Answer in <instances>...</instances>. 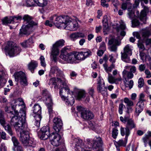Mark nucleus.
<instances>
[{
	"instance_id": "nucleus-1",
	"label": "nucleus",
	"mask_w": 151,
	"mask_h": 151,
	"mask_svg": "<svg viewBox=\"0 0 151 151\" xmlns=\"http://www.w3.org/2000/svg\"><path fill=\"white\" fill-rule=\"evenodd\" d=\"M57 81L63 86V87L60 89L59 94L62 99L65 101L66 104L71 106L74 103L75 100L73 97L70 94V89L66 86V80L63 77L57 78Z\"/></svg>"
},
{
	"instance_id": "nucleus-2",
	"label": "nucleus",
	"mask_w": 151,
	"mask_h": 151,
	"mask_svg": "<svg viewBox=\"0 0 151 151\" xmlns=\"http://www.w3.org/2000/svg\"><path fill=\"white\" fill-rule=\"evenodd\" d=\"M23 19L24 21V24L22 25V28L20 29L19 34L29 35V29L34 26H37V23L32 20L31 17L28 15H24Z\"/></svg>"
},
{
	"instance_id": "nucleus-3",
	"label": "nucleus",
	"mask_w": 151,
	"mask_h": 151,
	"mask_svg": "<svg viewBox=\"0 0 151 151\" xmlns=\"http://www.w3.org/2000/svg\"><path fill=\"white\" fill-rule=\"evenodd\" d=\"M20 134V140L23 145L26 147H34L36 146V143L34 139H29V132L27 130L19 132Z\"/></svg>"
},
{
	"instance_id": "nucleus-4",
	"label": "nucleus",
	"mask_w": 151,
	"mask_h": 151,
	"mask_svg": "<svg viewBox=\"0 0 151 151\" xmlns=\"http://www.w3.org/2000/svg\"><path fill=\"white\" fill-rule=\"evenodd\" d=\"M5 50L10 57H14L19 54L21 51V48L17 46L13 42H8L5 47Z\"/></svg>"
},
{
	"instance_id": "nucleus-5",
	"label": "nucleus",
	"mask_w": 151,
	"mask_h": 151,
	"mask_svg": "<svg viewBox=\"0 0 151 151\" xmlns=\"http://www.w3.org/2000/svg\"><path fill=\"white\" fill-rule=\"evenodd\" d=\"M19 115L21 116L20 120L15 125L14 127L16 131L19 132L25 130V128L26 127L25 122L26 114L25 112L22 110L19 112Z\"/></svg>"
},
{
	"instance_id": "nucleus-6",
	"label": "nucleus",
	"mask_w": 151,
	"mask_h": 151,
	"mask_svg": "<svg viewBox=\"0 0 151 151\" xmlns=\"http://www.w3.org/2000/svg\"><path fill=\"white\" fill-rule=\"evenodd\" d=\"M78 23L75 19L67 16L63 27L68 30L75 31L78 28Z\"/></svg>"
},
{
	"instance_id": "nucleus-7",
	"label": "nucleus",
	"mask_w": 151,
	"mask_h": 151,
	"mask_svg": "<svg viewBox=\"0 0 151 151\" xmlns=\"http://www.w3.org/2000/svg\"><path fill=\"white\" fill-rule=\"evenodd\" d=\"M97 82V89L98 93H101L104 96H107L108 95L107 88L105 86L104 80L101 76H99Z\"/></svg>"
},
{
	"instance_id": "nucleus-8",
	"label": "nucleus",
	"mask_w": 151,
	"mask_h": 151,
	"mask_svg": "<svg viewBox=\"0 0 151 151\" xmlns=\"http://www.w3.org/2000/svg\"><path fill=\"white\" fill-rule=\"evenodd\" d=\"M92 52L88 49H85L79 52H76L74 53L76 60H83L91 55Z\"/></svg>"
},
{
	"instance_id": "nucleus-9",
	"label": "nucleus",
	"mask_w": 151,
	"mask_h": 151,
	"mask_svg": "<svg viewBox=\"0 0 151 151\" xmlns=\"http://www.w3.org/2000/svg\"><path fill=\"white\" fill-rule=\"evenodd\" d=\"M16 81L19 82L21 85L24 86L27 85L25 73L22 71L15 72L13 75Z\"/></svg>"
},
{
	"instance_id": "nucleus-10",
	"label": "nucleus",
	"mask_w": 151,
	"mask_h": 151,
	"mask_svg": "<svg viewBox=\"0 0 151 151\" xmlns=\"http://www.w3.org/2000/svg\"><path fill=\"white\" fill-rule=\"evenodd\" d=\"M120 119L122 122L124 124L126 123V127L128 128V129L130 130L136 127V124L134 121L130 118L129 116H125L124 117L120 116Z\"/></svg>"
},
{
	"instance_id": "nucleus-11",
	"label": "nucleus",
	"mask_w": 151,
	"mask_h": 151,
	"mask_svg": "<svg viewBox=\"0 0 151 151\" xmlns=\"http://www.w3.org/2000/svg\"><path fill=\"white\" fill-rule=\"evenodd\" d=\"M49 127L48 126L43 127L41 129L40 132L38 133V136L43 140H46L50 137Z\"/></svg>"
},
{
	"instance_id": "nucleus-12",
	"label": "nucleus",
	"mask_w": 151,
	"mask_h": 151,
	"mask_svg": "<svg viewBox=\"0 0 151 151\" xmlns=\"http://www.w3.org/2000/svg\"><path fill=\"white\" fill-rule=\"evenodd\" d=\"M108 43L109 45H112L109 48L110 51L115 52L117 50V47L120 45L121 42L117 38L112 37L109 40Z\"/></svg>"
},
{
	"instance_id": "nucleus-13",
	"label": "nucleus",
	"mask_w": 151,
	"mask_h": 151,
	"mask_svg": "<svg viewBox=\"0 0 151 151\" xmlns=\"http://www.w3.org/2000/svg\"><path fill=\"white\" fill-rule=\"evenodd\" d=\"M142 7L143 9L141 10L139 17L140 20L143 22L144 24H145L147 19V15L149 12L150 9L147 6L144 5Z\"/></svg>"
},
{
	"instance_id": "nucleus-14",
	"label": "nucleus",
	"mask_w": 151,
	"mask_h": 151,
	"mask_svg": "<svg viewBox=\"0 0 151 151\" xmlns=\"http://www.w3.org/2000/svg\"><path fill=\"white\" fill-rule=\"evenodd\" d=\"M53 129L57 133H58L60 131L62 127V121L61 119L56 117L53 119Z\"/></svg>"
},
{
	"instance_id": "nucleus-15",
	"label": "nucleus",
	"mask_w": 151,
	"mask_h": 151,
	"mask_svg": "<svg viewBox=\"0 0 151 151\" xmlns=\"http://www.w3.org/2000/svg\"><path fill=\"white\" fill-rule=\"evenodd\" d=\"M49 138L51 139V143L53 145L56 147L60 145L61 137L59 134L58 133L54 134L53 133Z\"/></svg>"
},
{
	"instance_id": "nucleus-16",
	"label": "nucleus",
	"mask_w": 151,
	"mask_h": 151,
	"mask_svg": "<svg viewBox=\"0 0 151 151\" xmlns=\"http://www.w3.org/2000/svg\"><path fill=\"white\" fill-rule=\"evenodd\" d=\"M10 117L11 118L10 123L12 125L14 126L20 120L21 116H19V112L16 111H15L14 112V114L13 111H10Z\"/></svg>"
},
{
	"instance_id": "nucleus-17",
	"label": "nucleus",
	"mask_w": 151,
	"mask_h": 151,
	"mask_svg": "<svg viewBox=\"0 0 151 151\" xmlns=\"http://www.w3.org/2000/svg\"><path fill=\"white\" fill-rule=\"evenodd\" d=\"M60 58L66 61L67 63H75V57L74 54L70 52L63 56H62Z\"/></svg>"
},
{
	"instance_id": "nucleus-18",
	"label": "nucleus",
	"mask_w": 151,
	"mask_h": 151,
	"mask_svg": "<svg viewBox=\"0 0 151 151\" xmlns=\"http://www.w3.org/2000/svg\"><path fill=\"white\" fill-rule=\"evenodd\" d=\"M67 16H64L58 17L56 15L55 21L54 24H56V25L58 28L62 27L63 26L66 18H67Z\"/></svg>"
},
{
	"instance_id": "nucleus-19",
	"label": "nucleus",
	"mask_w": 151,
	"mask_h": 151,
	"mask_svg": "<svg viewBox=\"0 0 151 151\" xmlns=\"http://www.w3.org/2000/svg\"><path fill=\"white\" fill-rule=\"evenodd\" d=\"M81 114V118L85 120H90L94 117L93 113L88 110H83Z\"/></svg>"
},
{
	"instance_id": "nucleus-20",
	"label": "nucleus",
	"mask_w": 151,
	"mask_h": 151,
	"mask_svg": "<svg viewBox=\"0 0 151 151\" xmlns=\"http://www.w3.org/2000/svg\"><path fill=\"white\" fill-rule=\"evenodd\" d=\"M98 140L99 141V142L97 140H91L89 139H87L86 141L88 144L92 146L93 148L96 149L97 147H99L100 145H101L102 143V140L100 137H98Z\"/></svg>"
},
{
	"instance_id": "nucleus-21",
	"label": "nucleus",
	"mask_w": 151,
	"mask_h": 151,
	"mask_svg": "<svg viewBox=\"0 0 151 151\" xmlns=\"http://www.w3.org/2000/svg\"><path fill=\"white\" fill-rule=\"evenodd\" d=\"M59 53V49L58 47L53 44L51 49V54L53 56V59L55 62L57 60L56 56L58 55Z\"/></svg>"
},
{
	"instance_id": "nucleus-22",
	"label": "nucleus",
	"mask_w": 151,
	"mask_h": 151,
	"mask_svg": "<svg viewBox=\"0 0 151 151\" xmlns=\"http://www.w3.org/2000/svg\"><path fill=\"white\" fill-rule=\"evenodd\" d=\"M33 108V113L36 114L35 116H42V108L38 104H35L34 105Z\"/></svg>"
},
{
	"instance_id": "nucleus-23",
	"label": "nucleus",
	"mask_w": 151,
	"mask_h": 151,
	"mask_svg": "<svg viewBox=\"0 0 151 151\" xmlns=\"http://www.w3.org/2000/svg\"><path fill=\"white\" fill-rule=\"evenodd\" d=\"M108 80L109 83H115L116 84H118L119 82L122 81V79L120 76L116 78L111 75H110L109 74Z\"/></svg>"
},
{
	"instance_id": "nucleus-24",
	"label": "nucleus",
	"mask_w": 151,
	"mask_h": 151,
	"mask_svg": "<svg viewBox=\"0 0 151 151\" xmlns=\"http://www.w3.org/2000/svg\"><path fill=\"white\" fill-rule=\"evenodd\" d=\"M74 92L76 93L78 99H80L85 97V91L83 90L78 89L77 88H74Z\"/></svg>"
},
{
	"instance_id": "nucleus-25",
	"label": "nucleus",
	"mask_w": 151,
	"mask_h": 151,
	"mask_svg": "<svg viewBox=\"0 0 151 151\" xmlns=\"http://www.w3.org/2000/svg\"><path fill=\"white\" fill-rule=\"evenodd\" d=\"M125 127V128L121 127L120 129L121 134L122 136H124L125 135V139L127 140L128 139V136L129 135L130 133V130Z\"/></svg>"
},
{
	"instance_id": "nucleus-26",
	"label": "nucleus",
	"mask_w": 151,
	"mask_h": 151,
	"mask_svg": "<svg viewBox=\"0 0 151 151\" xmlns=\"http://www.w3.org/2000/svg\"><path fill=\"white\" fill-rule=\"evenodd\" d=\"M144 103L137 102L136 106L135 112L138 116L141 113L143 109Z\"/></svg>"
},
{
	"instance_id": "nucleus-27",
	"label": "nucleus",
	"mask_w": 151,
	"mask_h": 151,
	"mask_svg": "<svg viewBox=\"0 0 151 151\" xmlns=\"http://www.w3.org/2000/svg\"><path fill=\"white\" fill-rule=\"evenodd\" d=\"M33 43L32 38H29L27 40H26L21 43L22 47L24 48H26L29 47L31 44Z\"/></svg>"
},
{
	"instance_id": "nucleus-28",
	"label": "nucleus",
	"mask_w": 151,
	"mask_h": 151,
	"mask_svg": "<svg viewBox=\"0 0 151 151\" xmlns=\"http://www.w3.org/2000/svg\"><path fill=\"white\" fill-rule=\"evenodd\" d=\"M37 66V63L36 61H33L31 62L28 65V68L32 73L34 72V70Z\"/></svg>"
},
{
	"instance_id": "nucleus-29",
	"label": "nucleus",
	"mask_w": 151,
	"mask_h": 151,
	"mask_svg": "<svg viewBox=\"0 0 151 151\" xmlns=\"http://www.w3.org/2000/svg\"><path fill=\"white\" fill-rule=\"evenodd\" d=\"M51 72L53 74L56 73L59 76L61 75L62 74V71L60 70L58 67L54 66L51 68Z\"/></svg>"
},
{
	"instance_id": "nucleus-30",
	"label": "nucleus",
	"mask_w": 151,
	"mask_h": 151,
	"mask_svg": "<svg viewBox=\"0 0 151 151\" xmlns=\"http://www.w3.org/2000/svg\"><path fill=\"white\" fill-rule=\"evenodd\" d=\"M121 58L122 60L127 63H129L131 60L129 57H128L127 53L124 52H121Z\"/></svg>"
},
{
	"instance_id": "nucleus-31",
	"label": "nucleus",
	"mask_w": 151,
	"mask_h": 151,
	"mask_svg": "<svg viewBox=\"0 0 151 151\" xmlns=\"http://www.w3.org/2000/svg\"><path fill=\"white\" fill-rule=\"evenodd\" d=\"M103 66L106 72L108 73L110 75H111L109 72H111L112 69L114 68V65L113 63H112L110 66L108 67L107 64L106 63L103 64Z\"/></svg>"
},
{
	"instance_id": "nucleus-32",
	"label": "nucleus",
	"mask_w": 151,
	"mask_h": 151,
	"mask_svg": "<svg viewBox=\"0 0 151 151\" xmlns=\"http://www.w3.org/2000/svg\"><path fill=\"white\" fill-rule=\"evenodd\" d=\"M150 34V32L149 29H146L143 30L142 32V36L144 40L148 38Z\"/></svg>"
},
{
	"instance_id": "nucleus-33",
	"label": "nucleus",
	"mask_w": 151,
	"mask_h": 151,
	"mask_svg": "<svg viewBox=\"0 0 151 151\" xmlns=\"http://www.w3.org/2000/svg\"><path fill=\"white\" fill-rule=\"evenodd\" d=\"M36 4L39 6L44 7L47 4L48 1L47 0H36Z\"/></svg>"
},
{
	"instance_id": "nucleus-34",
	"label": "nucleus",
	"mask_w": 151,
	"mask_h": 151,
	"mask_svg": "<svg viewBox=\"0 0 151 151\" xmlns=\"http://www.w3.org/2000/svg\"><path fill=\"white\" fill-rule=\"evenodd\" d=\"M132 47L129 44L127 45L124 48V52L127 53L129 55H132Z\"/></svg>"
},
{
	"instance_id": "nucleus-35",
	"label": "nucleus",
	"mask_w": 151,
	"mask_h": 151,
	"mask_svg": "<svg viewBox=\"0 0 151 151\" xmlns=\"http://www.w3.org/2000/svg\"><path fill=\"white\" fill-rule=\"evenodd\" d=\"M122 75L123 77L127 76L128 79L132 78L134 76L133 74L131 72H128L126 70H124L122 72Z\"/></svg>"
},
{
	"instance_id": "nucleus-36",
	"label": "nucleus",
	"mask_w": 151,
	"mask_h": 151,
	"mask_svg": "<svg viewBox=\"0 0 151 151\" xmlns=\"http://www.w3.org/2000/svg\"><path fill=\"white\" fill-rule=\"evenodd\" d=\"M12 141L14 145V147L13 148V151H16L15 148H17L18 146H20L19 143L17 139L15 137H12Z\"/></svg>"
},
{
	"instance_id": "nucleus-37",
	"label": "nucleus",
	"mask_w": 151,
	"mask_h": 151,
	"mask_svg": "<svg viewBox=\"0 0 151 151\" xmlns=\"http://www.w3.org/2000/svg\"><path fill=\"white\" fill-rule=\"evenodd\" d=\"M3 112L1 110L0 112V123L4 127L6 124V122L5 121L4 116L3 115Z\"/></svg>"
},
{
	"instance_id": "nucleus-38",
	"label": "nucleus",
	"mask_w": 151,
	"mask_h": 151,
	"mask_svg": "<svg viewBox=\"0 0 151 151\" xmlns=\"http://www.w3.org/2000/svg\"><path fill=\"white\" fill-rule=\"evenodd\" d=\"M124 101L126 104V106H133L134 105L133 102L127 98H124Z\"/></svg>"
},
{
	"instance_id": "nucleus-39",
	"label": "nucleus",
	"mask_w": 151,
	"mask_h": 151,
	"mask_svg": "<svg viewBox=\"0 0 151 151\" xmlns=\"http://www.w3.org/2000/svg\"><path fill=\"white\" fill-rule=\"evenodd\" d=\"M65 41L63 39H60L57 41L54 44L57 47H62L64 45Z\"/></svg>"
},
{
	"instance_id": "nucleus-40",
	"label": "nucleus",
	"mask_w": 151,
	"mask_h": 151,
	"mask_svg": "<svg viewBox=\"0 0 151 151\" xmlns=\"http://www.w3.org/2000/svg\"><path fill=\"white\" fill-rule=\"evenodd\" d=\"M102 23L104 29H107L108 28L109 26L106 16L104 17L102 20Z\"/></svg>"
},
{
	"instance_id": "nucleus-41",
	"label": "nucleus",
	"mask_w": 151,
	"mask_h": 151,
	"mask_svg": "<svg viewBox=\"0 0 151 151\" xmlns=\"http://www.w3.org/2000/svg\"><path fill=\"white\" fill-rule=\"evenodd\" d=\"M35 119V124L37 127L40 126V121L42 118V116H34Z\"/></svg>"
},
{
	"instance_id": "nucleus-42",
	"label": "nucleus",
	"mask_w": 151,
	"mask_h": 151,
	"mask_svg": "<svg viewBox=\"0 0 151 151\" xmlns=\"http://www.w3.org/2000/svg\"><path fill=\"white\" fill-rule=\"evenodd\" d=\"M69 50V49L67 47H65L63 48L61 51V54L60 56V58L62 56H63L69 53L68 51Z\"/></svg>"
},
{
	"instance_id": "nucleus-43",
	"label": "nucleus",
	"mask_w": 151,
	"mask_h": 151,
	"mask_svg": "<svg viewBox=\"0 0 151 151\" xmlns=\"http://www.w3.org/2000/svg\"><path fill=\"white\" fill-rule=\"evenodd\" d=\"M126 27L125 24L124 23L121 21V23H120V25L119 26H117L116 27V29L118 32H119L120 29H121L122 30H124L126 29Z\"/></svg>"
},
{
	"instance_id": "nucleus-44",
	"label": "nucleus",
	"mask_w": 151,
	"mask_h": 151,
	"mask_svg": "<svg viewBox=\"0 0 151 151\" xmlns=\"http://www.w3.org/2000/svg\"><path fill=\"white\" fill-rule=\"evenodd\" d=\"M26 2L28 6H34L37 3L36 0H27Z\"/></svg>"
},
{
	"instance_id": "nucleus-45",
	"label": "nucleus",
	"mask_w": 151,
	"mask_h": 151,
	"mask_svg": "<svg viewBox=\"0 0 151 151\" xmlns=\"http://www.w3.org/2000/svg\"><path fill=\"white\" fill-rule=\"evenodd\" d=\"M128 11H129L128 15L129 18L131 19H132L135 16L134 12L133 10L131 9V8H128Z\"/></svg>"
},
{
	"instance_id": "nucleus-46",
	"label": "nucleus",
	"mask_w": 151,
	"mask_h": 151,
	"mask_svg": "<svg viewBox=\"0 0 151 151\" xmlns=\"http://www.w3.org/2000/svg\"><path fill=\"white\" fill-rule=\"evenodd\" d=\"M2 21L3 24H8L11 23L12 21L11 17L9 18H8L7 17H5L2 20Z\"/></svg>"
},
{
	"instance_id": "nucleus-47",
	"label": "nucleus",
	"mask_w": 151,
	"mask_h": 151,
	"mask_svg": "<svg viewBox=\"0 0 151 151\" xmlns=\"http://www.w3.org/2000/svg\"><path fill=\"white\" fill-rule=\"evenodd\" d=\"M132 24L133 27H136L139 25L140 22L138 20L134 19L132 20Z\"/></svg>"
},
{
	"instance_id": "nucleus-48",
	"label": "nucleus",
	"mask_w": 151,
	"mask_h": 151,
	"mask_svg": "<svg viewBox=\"0 0 151 151\" xmlns=\"http://www.w3.org/2000/svg\"><path fill=\"white\" fill-rule=\"evenodd\" d=\"M5 130H7L9 134L11 135L12 136L13 134L12 132V130L9 124L5 125L4 127H3Z\"/></svg>"
},
{
	"instance_id": "nucleus-49",
	"label": "nucleus",
	"mask_w": 151,
	"mask_h": 151,
	"mask_svg": "<svg viewBox=\"0 0 151 151\" xmlns=\"http://www.w3.org/2000/svg\"><path fill=\"white\" fill-rule=\"evenodd\" d=\"M127 140H126L125 138L124 141L122 139H120L117 142V143L119 146H125L127 142Z\"/></svg>"
},
{
	"instance_id": "nucleus-50",
	"label": "nucleus",
	"mask_w": 151,
	"mask_h": 151,
	"mask_svg": "<svg viewBox=\"0 0 151 151\" xmlns=\"http://www.w3.org/2000/svg\"><path fill=\"white\" fill-rule=\"evenodd\" d=\"M45 98L46 99L45 104L46 105L48 104L52 105V101L50 95Z\"/></svg>"
},
{
	"instance_id": "nucleus-51",
	"label": "nucleus",
	"mask_w": 151,
	"mask_h": 151,
	"mask_svg": "<svg viewBox=\"0 0 151 151\" xmlns=\"http://www.w3.org/2000/svg\"><path fill=\"white\" fill-rule=\"evenodd\" d=\"M118 130L116 128H114L112 129V136L114 139H116L118 134Z\"/></svg>"
},
{
	"instance_id": "nucleus-52",
	"label": "nucleus",
	"mask_w": 151,
	"mask_h": 151,
	"mask_svg": "<svg viewBox=\"0 0 151 151\" xmlns=\"http://www.w3.org/2000/svg\"><path fill=\"white\" fill-rule=\"evenodd\" d=\"M112 4L114 7L116 9H114L115 12L117 11L118 10L117 6L119 5V2L117 0H113L112 1Z\"/></svg>"
},
{
	"instance_id": "nucleus-53",
	"label": "nucleus",
	"mask_w": 151,
	"mask_h": 151,
	"mask_svg": "<svg viewBox=\"0 0 151 151\" xmlns=\"http://www.w3.org/2000/svg\"><path fill=\"white\" fill-rule=\"evenodd\" d=\"M7 82V80L3 78L2 76L0 75V86H3Z\"/></svg>"
},
{
	"instance_id": "nucleus-54",
	"label": "nucleus",
	"mask_w": 151,
	"mask_h": 151,
	"mask_svg": "<svg viewBox=\"0 0 151 151\" xmlns=\"http://www.w3.org/2000/svg\"><path fill=\"white\" fill-rule=\"evenodd\" d=\"M42 94L45 98L50 95L48 91L46 89H44L42 90Z\"/></svg>"
},
{
	"instance_id": "nucleus-55",
	"label": "nucleus",
	"mask_w": 151,
	"mask_h": 151,
	"mask_svg": "<svg viewBox=\"0 0 151 151\" xmlns=\"http://www.w3.org/2000/svg\"><path fill=\"white\" fill-rule=\"evenodd\" d=\"M40 61L41 65L43 67H45L46 64L45 63V58L43 56H41L40 58Z\"/></svg>"
},
{
	"instance_id": "nucleus-56",
	"label": "nucleus",
	"mask_w": 151,
	"mask_h": 151,
	"mask_svg": "<svg viewBox=\"0 0 151 151\" xmlns=\"http://www.w3.org/2000/svg\"><path fill=\"white\" fill-rule=\"evenodd\" d=\"M145 95L143 93H141L139 95V101L138 102H139L140 103H144V101H145L144 99Z\"/></svg>"
},
{
	"instance_id": "nucleus-57",
	"label": "nucleus",
	"mask_w": 151,
	"mask_h": 151,
	"mask_svg": "<svg viewBox=\"0 0 151 151\" xmlns=\"http://www.w3.org/2000/svg\"><path fill=\"white\" fill-rule=\"evenodd\" d=\"M138 86L139 88L142 87L144 85V80L142 78H140L138 80Z\"/></svg>"
},
{
	"instance_id": "nucleus-58",
	"label": "nucleus",
	"mask_w": 151,
	"mask_h": 151,
	"mask_svg": "<svg viewBox=\"0 0 151 151\" xmlns=\"http://www.w3.org/2000/svg\"><path fill=\"white\" fill-rule=\"evenodd\" d=\"M125 106L122 103H121L119 106V111L120 114H122L123 113V109L124 108H125Z\"/></svg>"
},
{
	"instance_id": "nucleus-59",
	"label": "nucleus",
	"mask_w": 151,
	"mask_h": 151,
	"mask_svg": "<svg viewBox=\"0 0 151 151\" xmlns=\"http://www.w3.org/2000/svg\"><path fill=\"white\" fill-rule=\"evenodd\" d=\"M49 84L56 85V79L55 78H53L50 80Z\"/></svg>"
},
{
	"instance_id": "nucleus-60",
	"label": "nucleus",
	"mask_w": 151,
	"mask_h": 151,
	"mask_svg": "<svg viewBox=\"0 0 151 151\" xmlns=\"http://www.w3.org/2000/svg\"><path fill=\"white\" fill-rule=\"evenodd\" d=\"M70 37L71 39L74 41L77 39L78 38L77 33H73L70 35Z\"/></svg>"
},
{
	"instance_id": "nucleus-61",
	"label": "nucleus",
	"mask_w": 151,
	"mask_h": 151,
	"mask_svg": "<svg viewBox=\"0 0 151 151\" xmlns=\"http://www.w3.org/2000/svg\"><path fill=\"white\" fill-rule=\"evenodd\" d=\"M88 91L89 94L93 97L94 93V88L93 87L90 88L88 89Z\"/></svg>"
},
{
	"instance_id": "nucleus-62",
	"label": "nucleus",
	"mask_w": 151,
	"mask_h": 151,
	"mask_svg": "<svg viewBox=\"0 0 151 151\" xmlns=\"http://www.w3.org/2000/svg\"><path fill=\"white\" fill-rule=\"evenodd\" d=\"M52 106V105L51 104H48V105H47L48 109V112L50 115L51 114L53 113Z\"/></svg>"
},
{
	"instance_id": "nucleus-63",
	"label": "nucleus",
	"mask_w": 151,
	"mask_h": 151,
	"mask_svg": "<svg viewBox=\"0 0 151 151\" xmlns=\"http://www.w3.org/2000/svg\"><path fill=\"white\" fill-rule=\"evenodd\" d=\"M149 137L150 136L148 134H145V136L142 138V140L144 143L147 142V140Z\"/></svg>"
},
{
	"instance_id": "nucleus-64",
	"label": "nucleus",
	"mask_w": 151,
	"mask_h": 151,
	"mask_svg": "<svg viewBox=\"0 0 151 151\" xmlns=\"http://www.w3.org/2000/svg\"><path fill=\"white\" fill-rule=\"evenodd\" d=\"M145 68L146 66L145 64H142L139 66V70L141 72L143 71Z\"/></svg>"
}]
</instances>
